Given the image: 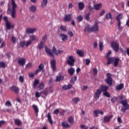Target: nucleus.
Returning <instances> with one entry per match:
<instances>
[{
	"mask_svg": "<svg viewBox=\"0 0 129 129\" xmlns=\"http://www.w3.org/2000/svg\"><path fill=\"white\" fill-rule=\"evenodd\" d=\"M73 85L72 84H69L68 85H64L62 86V88L63 90H68V89H71Z\"/></svg>",
	"mask_w": 129,
	"mask_h": 129,
	"instance_id": "obj_25",
	"label": "nucleus"
},
{
	"mask_svg": "<svg viewBox=\"0 0 129 129\" xmlns=\"http://www.w3.org/2000/svg\"><path fill=\"white\" fill-rule=\"evenodd\" d=\"M46 116L47 117V119L49 123H50V124H53V120H52V116H51L50 113H48Z\"/></svg>",
	"mask_w": 129,
	"mask_h": 129,
	"instance_id": "obj_27",
	"label": "nucleus"
},
{
	"mask_svg": "<svg viewBox=\"0 0 129 129\" xmlns=\"http://www.w3.org/2000/svg\"><path fill=\"white\" fill-rule=\"evenodd\" d=\"M121 104L122 105L123 107L121 108L122 112H125V110L129 109V105L127 103V100H124L121 101Z\"/></svg>",
	"mask_w": 129,
	"mask_h": 129,
	"instance_id": "obj_3",
	"label": "nucleus"
},
{
	"mask_svg": "<svg viewBox=\"0 0 129 129\" xmlns=\"http://www.w3.org/2000/svg\"><path fill=\"white\" fill-rule=\"evenodd\" d=\"M63 20L66 22H70V21H72V14H68V15H66L64 17Z\"/></svg>",
	"mask_w": 129,
	"mask_h": 129,
	"instance_id": "obj_15",
	"label": "nucleus"
},
{
	"mask_svg": "<svg viewBox=\"0 0 129 129\" xmlns=\"http://www.w3.org/2000/svg\"><path fill=\"white\" fill-rule=\"evenodd\" d=\"M77 80V76H74L72 78V79L71 80V83L74 84V82H75Z\"/></svg>",
	"mask_w": 129,
	"mask_h": 129,
	"instance_id": "obj_46",
	"label": "nucleus"
},
{
	"mask_svg": "<svg viewBox=\"0 0 129 129\" xmlns=\"http://www.w3.org/2000/svg\"><path fill=\"white\" fill-rule=\"evenodd\" d=\"M31 11L33 13H35L36 11H37V7L35 5H33L30 8Z\"/></svg>",
	"mask_w": 129,
	"mask_h": 129,
	"instance_id": "obj_40",
	"label": "nucleus"
},
{
	"mask_svg": "<svg viewBox=\"0 0 129 129\" xmlns=\"http://www.w3.org/2000/svg\"><path fill=\"white\" fill-rule=\"evenodd\" d=\"M18 64L20 66H24L25 64H26V59L22 58L18 60Z\"/></svg>",
	"mask_w": 129,
	"mask_h": 129,
	"instance_id": "obj_21",
	"label": "nucleus"
},
{
	"mask_svg": "<svg viewBox=\"0 0 129 129\" xmlns=\"http://www.w3.org/2000/svg\"><path fill=\"white\" fill-rule=\"evenodd\" d=\"M101 95V91L100 89H98L96 90V92L94 93V98L96 100L99 99V97H100V96Z\"/></svg>",
	"mask_w": 129,
	"mask_h": 129,
	"instance_id": "obj_7",
	"label": "nucleus"
},
{
	"mask_svg": "<svg viewBox=\"0 0 129 129\" xmlns=\"http://www.w3.org/2000/svg\"><path fill=\"white\" fill-rule=\"evenodd\" d=\"M101 114V115H103V111H100V110H96L93 111V114L95 117H98V114Z\"/></svg>",
	"mask_w": 129,
	"mask_h": 129,
	"instance_id": "obj_11",
	"label": "nucleus"
},
{
	"mask_svg": "<svg viewBox=\"0 0 129 129\" xmlns=\"http://www.w3.org/2000/svg\"><path fill=\"white\" fill-rule=\"evenodd\" d=\"M123 87H124V85L121 83L119 85L116 86L115 89H116V90H121V89H122Z\"/></svg>",
	"mask_w": 129,
	"mask_h": 129,
	"instance_id": "obj_30",
	"label": "nucleus"
},
{
	"mask_svg": "<svg viewBox=\"0 0 129 129\" xmlns=\"http://www.w3.org/2000/svg\"><path fill=\"white\" fill-rule=\"evenodd\" d=\"M100 91L101 92H106L107 91V90H108V89H109V87L106 86V85H102L100 86Z\"/></svg>",
	"mask_w": 129,
	"mask_h": 129,
	"instance_id": "obj_14",
	"label": "nucleus"
},
{
	"mask_svg": "<svg viewBox=\"0 0 129 129\" xmlns=\"http://www.w3.org/2000/svg\"><path fill=\"white\" fill-rule=\"evenodd\" d=\"M32 43H33L32 42L31 40H28L26 43H25V46L26 47V48H28V47H29V46H31V45H32Z\"/></svg>",
	"mask_w": 129,
	"mask_h": 129,
	"instance_id": "obj_41",
	"label": "nucleus"
},
{
	"mask_svg": "<svg viewBox=\"0 0 129 129\" xmlns=\"http://www.w3.org/2000/svg\"><path fill=\"white\" fill-rule=\"evenodd\" d=\"M32 63L31 62H29L27 64L26 66V68H31L32 67Z\"/></svg>",
	"mask_w": 129,
	"mask_h": 129,
	"instance_id": "obj_60",
	"label": "nucleus"
},
{
	"mask_svg": "<svg viewBox=\"0 0 129 129\" xmlns=\"http://www.w3.org/2000/svg\"><path fill=\"white\" fill-rule=\"evenodd\" d=\"M77 19L79 22H82L83 21V16L81 15L77 16Z\"/></svg>",
	"mask_w": 129,
	"mask_h": 129,
	"instance_id": "obj_47",
	"label": "nucleus"
},
{
	"mask_svg": "<svg viewBox=\"0 0 129 129\" xmlns=\"http://www.w3.org/2000/svg\"><path fill=\"white\" fill-rule=\"evenodd\" d=\"M44 45H45V43L42 42V41L40 42V44L38 45V48L39 50H41L44 48Z\"/></svg>",
	"mask_w": 129,
	"mask_h": 129,
	"instance_id": "obj_35",
	"label": "nucleus"
},
{
	"mask_svg": "<svg viewBox=\"0 0 129 129\" xmlns=\"http://www.w3.org/2000/svg\"><path fill=\"white\" fill-rule=\"evenodd\" d=\"M111 48L115 52H118L119 50V44L116 41H112L111 43Z\"/></svg>",
	"mask_w": 129,
	"mask_h": 129,
	"instance_id": "obj_5",
	"label": "nucleus"
},
{
	"mask_svg": "<svg viewBox=\"0 0 129 129\" xmlns=\"http://www.w3.org/2000/svg\"><path fill=\"white\" fill-rule=\"evenodd\" d=\"M62 80H64V76L61 75L56 76L55 80L56 82H60L62 81Z\"/></svg>",
	"mask_w": 129,
	"mask_h": 129,
	"instance_id": "obj_23",
	"label": "nucleus"
},
{
	"mask_svg": "<svg viewBox=\"0 0 129 129\" xmlns=\"http://www.w3.org/2000/svg\"><path fill=\"white\" fill-rule=\"evenodd\" d=\"M90 16V13H89L87 15H85V19L87 21H89L90 20V17H89Z\"/></svg>",
	"mask_w": 129,
	"mask_h": 129,
	"instance_id": "obj_52",
	"label": "nucleus"
},
{
	"mask_svg": "<svg viewBox=\"0 0 129 129\" xmlns=\"http://www.w3.org/2000/svg\"><path fill=\"white\" fill-rule=\"evenodd\" d=\"M106 76L107 78L105 80V82L109 85V86H110L112 85V78H111V74L110 73H107L106 74Z\"/></svg>",
	"mask_w": 129,
	"mask_h": 129,
	"instance_id": "obj_6",
	"label": "nucleus"
},
{
	"mask_svg": "<svg viewBox=\"0 0 129 129\" xmlns=\"http://www.w3.org/2000/svg\"><path fill=\"white\" fill-rule=\"evenodd\" d=\"M52 52L53 53H54V54H55V55H59V54H62V53H63V50H58L57 51L56 47H55V46H53L52 47Z\"/></svg>",
	"mask_w": 129,
	"mask_h": 129,
	"instance_id": "obj_13",
	"label": "nucleus"
},
{
	"mask_svg": "<svg viewBox=\"0 0 129 129\" xmlns=\"http://www.w3.org/2000/svg\"><path fill=\"white\" fill-rule=\"evenodd\" d=\"M6 63L4 61H0V68H6Z\"/></svg>",
	"mask_w": 129,
	"mask_h": 129,
	"instance_id": "obj_49",
	"label": "nucleus"
},
{
	"mask_svg": "<svg viewBox=\"0 0 129 129\" xmlns=\"http://www.w3.org/2000/svg\"><path fill=\"white\" fill-rule=\"evenodd\" d=\"M68 73L71 75V76H73V75H74V73H75V69L73 68V67L70 68L68 70Z\"/></svg>",
	"mask_w": 129,
	"mask_h": 129,
	"instance_id": "obj_24",
	"label": "nucleus"
},
{
	"mask_svg": "<svg viewBox=\"0 0 129 129\" xmlns=\"http://www.w3.org/2000/svg\"><path fill=\"white\" fill-rule=\"evenodd\" d=\"M92 32H98L99 27H98V21H95L93 26L91 27Z\"/></svg>",
	"mask_w": 129,
	"mask_h": 129,
	"instance_id": "obj_8",
	"label": "nucleus"
},
{
	"mask_svg": "<svg viewBox=\"0 0 129 129\" xmlns=\"http://www.w3.org/2000/svg\"><path fill=\"white\" fill-rule=\"evenodd\" d=\"M10 90L11 91H13L15 92L16 94H19V92H20V89L19 87H17L16 86L13 85L10 87Z\"/></svg>",
	"mask_w": 129,
	"mask_h": 129,
	"instance_id": "obj_9",
	"label": "nucleus"
},
{
	"mask_svg": "<svg viewBox=\"0 0 129 129\" xmlns=\"http://www.w3.org/2000/svg\"><path fill=\"white\" fill-rule=\"evenodd\" d=\"M6 27L9 30H10V29H12V25H11L10 22L6 23Z\"/></svg>",
	"mask_w": 129,
	"mask_h": 129,
	"instance_id": "obj_56",
	"label": "nucleus"
},
{
	"mask_svg": "<svg viewBox=\"0 0 129 129\" xmlns=\"http://www.w3.org/2000/svg\"><path fill=\"white\" fill-rule=\"evenodd\" d=\"M47 39H48V36L47 35V34H45L44 36H43L42 37L41 42H42V43H45L46 41H47Z\"/></svg>",
	"mask_w": 129,
	"mask_h": 129,
	"instance_id": "obj_37",
	"label": "nucleus"
},
{
	"mask_svg": "<svg viewBox=\"0 0 129 129\" xmlns=\"http://www.w3.org/2000/svg\"><path fill=\"white\" fill-rule=\"evenodd\" d=\"M84 31L85 32H89V33H92V28L91 27H90V26L89 25H87V26H86V27H85V29H84Z\"/></svg>",
	"mask_w": 129,
	"mask_h": 129,
	"instance_id": "obj_31",
	"label": "nucleus"
},
{
	"mask_svg": "<svg viewBox=\"0 0 129 129\" xmlns=\"http://www.w3.org/2000/svg\"><path fill=\"white\" fill-rule=\"evenodd\" d=\"M79 100H80L79 98H74L72 100V101H73L74 103H76V104L78 103V102L79 101Z\"/></svg>",
	"mask_w": 129,
	"mask_h": 129,
	"instance_id": "obj_51",
	"label": "nucleus"
},
{
	"mask_svg": "<svg viewBox=\"0 0 129 129\" xmlns=\"http://www.w3.org/2000/svg\"><path fill=\"white\" fill-rule=\"evenodd\" d=\"M103 94L104 96H106V97H110V95L107 92V91L104 92Z\"/></svg>",
	"mask_w": 129,
	"mask_h": 129,
	"instance_id": "obj_57",
	"label": "nucleus"
},
{
	"mask_svg": "<svg viewBox=\"0 0 129 129\" xmlns=\"http://www.w3.org/2000/svg\"><path fill=\"white\" fill-rule=\"evenodd\" d=\"M94 8L96 11H99L102 8V5L101 4H96L94 5Z\"/></svg>",
	"mask_w": 129,
	"mask_h": 129,
	"instance_id": "obj_28",
	"label": "nucleus"
},
{
	"mask_svg": "<svg viewBox=\"0 0 129 129\" xmlns=\"http://www.w3.org/2000/svg\"><path fill=\"white\" fill-rule=\"evenodd\" d=\"M78 7L79 10H80V11H82V10L84 9L85 5H84V3H83V2H80L78 4Z\"/></svg>",
	"mask_w": 129,
	"mask_h": 129,
	"instance_id": "obj_26",
	"label": "nucleus"
},
{
	"mask_svg": "<svg viewBox=\"0 0 129 129\" xmlns=\"http://www.w3.org/2000/svg\"><path fill=\"white\" fill-rule=\"evenodd\" d=\"M105 14V10L104 9L102 10L101 13H100V16H102L103 15Z\"/></svg>",
	"mask_w": 129,
	"mask_h": 129,
	"instance_id": "obj_63",
	"label": "nucleus"
},
{
	"mask_svg": "<svg viewBox=\"0 0 129 129\" xmlns=\"http://www.w3.org/2000/svg\"><path fill=\"white\" fill-rule=\"evenodd\" d=\"M47 4H48V0H43L41 3V8L44 9V8L47 7Z\"/></svg>",
	"mask_w": 129,
	"mask_h": 129,
	"instance_id": "obj_32",
	"label": "nucleus"
},
{
	"mask_svg": "<svg viewBox=\"0 0 129 129\" xmlns=\"http://www.w3.org/2000/svg\"><path fill=\"white\" fill-rule=\"evenodd\" d=\"M60 29L61 30V31H62V32H66V31H67L66 29V27L63 25H60Z\"/></svg>",
	"mask_w": 129,
	"mask_h": 129,
	"instance_id": "obj_53",
	"label": "nucleus"
},
{
	"mask_svg": "<svg viewBox=\"0 0 129 129\" xmlns=\"http://www.w3.org/2000/svg\"><path fill=\"white\" fill-rule=\"evenodd\" d=\"M6 124V121L5 120H1L0 121V127H2V125L3 124Z\"/></svg>",
	"mask_w": 129,
	"mask_h": 129,
	"instance_id": "obj_61",
	"label": "nucleus"
},
{
	"mask_svg": "<svg viewBox=\"0 0 129 129\" xmlns=\"http://www.w3.org/2000/svg\"><path fill=\"white\" fill-rule=\"evenodd\" d=\"M42 93L44 95H45V96H47V95H48V94L49 93V90L46 89L43 90V91L42 92Z\"/></svg>",
	"mask_w": 129,
	"mask_h": 129,
	"instance_id": "obj_50",
	"label": "nucleus"
},
{
	"mask_svg": "<svg viewBox=\"0 0 129 129\" xmlns=\"http://www.w3.org/2000/svg\"><path fill=\"white\" fill-rule=\"evenodd\" d=\"M117 100V97L114 96L111 99V102L112 103H115V102Z\"/></svg>",
	"mask_w": 129,
	"mask_h": 129,
	"instance_id": "obj_48",
	"label": "nucleus"
},
{
	"mask_svg": "<svg viewBox=\"0 0 129 129\" xmlns=\"http://www.w3.org/2000/svg\"><path fill=\"white\" fill-rule=\"evenodd\" d=\"M121 19H122V14L121 13L116 17V20L117 21L118 30H122V27L121 26V21H120Z\"/></svg>",
	"mask_w": 129,
	"mask_h": 129,
	"instance_id": "obj_4",
	"label": "nucleus"
},
{
	"mask_svg": "<svg viewBox=\"0 0 129 129\" xmlns=\"http://www.w3.org/2000/svg\"><path fill=\"white\" fill-rule=\"evenodd\" d=\"M5 105L10 107V106H12V103L10 101H7L5 103Z\"/></svg>",
	"mask_w": 129,
	"mask_h": 129,
	"instance_id": "obj_55",
	"label": "nucleus"
},
{
	"mask_svg": "<svg viewBox=\"0 0 129 129\" xmlns=\"http://www.w3.org/2000/svg\"><path fill=\"white\" fill-rule=\"evenodd\" d=\"M44 70V64L40 63V65L38 66V69L36 70L35 72V74H38L39 72H41L42 70Z\"/></svg>",
	"mask_w": 129,
	"mask_h": 129,
	"instance_id": "obj_17",
	"label": "nucleus"
},
{
	"mask_svg": "<svg viewBox=\"0 0 129 129\" xmlns=\"http://www.w3.org/2000/svg\"><path fill=\"white\" fill-rule=\"evenodd\" d=\"M45 52L48 55H50L51 57H52V58H55V55H54V53L51 51V49H49L48 48H45Z\"/></svg>",
	"mask_w": 129,
	"mask_h": 129,
	"instance_id": "obj_19",
	"label": "nucleus"
},
{
	"mask_svg": "<svg viewBox=\"0 0 129 129\" xmlns=\"http://www.w3.org/2000/svg\"><path fill=\"white\" fill-rule=\"evenodd\" d=\"M14 123L18 126H20L22 124V121L19 119H15Z\"/></svg>",
	"mask_w": 129,
	"mask_h": 129,
	"instance_id": "obj_29",
	"label": "nucleus"
},
{
	"mask_svg": "<svg viewBox=\"0 0 129 129\" xmlns=\"http://www.w3.org/2000/svg\"><path fill=\"white\" fill-rule=\"evenodd\" d=\"M28 76L30 77V78H34V77H35V74L30 73L29 74Z\"/></svg>",
	"mask_w": 129,
	"mask_h": 129,
	"instance_id": "obj_59",
	"label": "nucleus"
},
{
	"mask_svg": "<svg viewBox=\"0 0 129 129\" xmlns=\"http://www.w3.org/2000/svg\"><path fill=\"white\" fill-rule=\"evenodd\" d=\"M68 121L71 124L74 123V117L73 116L70 117L68 118Z\"/></svg>",
	"mask_w": 129,
	"mask_h": 129,
	"instance_id": "obj_34",
	"label": "nucleus"
},
{
	"mask_svg": "<svg viewBox=\"0 0 129 129\" xmlns=\"http://www.w3.org/2000/svg\"><path fill=\"white\" fill-rule=\"evenodd\" d=\"M32 107L34 109L35 112H39V108L36 105H33Z\"/></svg>",
	"mask_w": 129,
	"mask_h": 129,
	"instance_id": "obj_42",
	"label": "nucleus"
},
{
	"mask_svg": "<svg viewBox=\"0 0 129 129\" xmlns=\"http://www.w3.org/2000/svg\"><path fill=\"white\" fill-rule=\"evenodd\" d=\"M35 97H37V98L41 97V93H39V92H36L35 93Z\"/></svg>",
	"mask_w": 129,
	"mask_h": 129,
	"instance_id": "obj_58",
	"label": "nucleus"
},
{
	"mask_svg": "<svg viewBox=\"0 0 129 129\" xmlns=\"http://www.w3.org/2000/svg\"><path fill=\"white\" fill-rule=\"evenodd\" d=\"M75 63V59L74 58L73 56L70 55L69 56V60H68V63L71 66H73Z\"/></svg>",
	"mask_w": 129,
	"mask_h": 129,
	"instance_id": "obj_10",
	"label": "nucleus"
},
{
	"mask_svg": "<svg viewBox=\"0 0 129 129\" xmlns=\"http://www.w3.org/2000/svg\"><path fill=\"white\" fill-rule=\"evenodd\" d=\"M19 45L21 48H24V47H25V45H26V41L24 40L21 41Z\"/></svg>",
	"mask_w": 129,
	"mask_h": 129,
	"instance_id": "obj_43",
	"label": "nucleus"
},
{
	"mask_svg": "<svg viewBox=\"0 0 129 129\" xmlns=\"http://www.w3.org/2000/svg\"><path fill=\"white\" fill-rule=\"evenodd\" d=\"M44 82H41L39 83L38 88H39V90H42V89H44Z\"/></svg>",
	"mask_w": 129,
	"mask_h": 129,
	"instance_id": "obj_38",
	"label": "nucleus"
},
{
	"mask_svg": "<svg viewBox=\"0 0 129 129\" xmlns=\"http://www.w3.org/2000/svg\"><path fill=\"white\" fill-rule=\"evenodd\" d=\"M99 46L100 51H102L103 50L102 48H103V42H99Z\"/></svg>",
	"mask_w": 129,
	"mask_h": 129,
	"instance_id": "obj_54",
	"label": "nucleus"
},
{
	"mask_svg": "<svg viewBox=\"0 0 129 129\" xmlns=\"http://www.w3.org/2000/svg\"><path fill=\"white\" fill-rule=\"evenodd\" d=\"M51 67L53 72L56 71V60L52 59L50 61Z\"/></svg>",
	"mask_w": 129,
	"mask_h": 129,
	"instance_id": "obj_12",
	"label": "nucleus"
},
{
	"mask_svg": "<svg viewBox=\"0 0 129 129\" xmlns=\"http://www.w3.org/2000/svg\"><path fill=\"white\" fill-rule=\"evenodd\" d=\"M60 38H61V40L63 42H65V41H67V40L68 39V36H67V35L62 33L60 34Z\"/></svg>",
	"mask_w": 129,
	"mask_h": 129,
	"instance_id": "obj_22",
	"label": "nucleus"
},
{
	"mask_svg": "<svg viewBox=\"0 0 129 129\" xmlns=\"http://www.w3.org/2000/svg\"><path fill=\"white\" fill-rule=\"evenodd\" d=\"M86 65L88 66L89 64H90V59H86Z\"/></svg>",
	"mask_w": 129,
	"mask_h": 129,
	"instance_id": "obj_62",
	"label": "nucleus"
},
{
	"mask_svg": "<svg viewBox=\"0 0 129 129\" xmlns=\"http://www.w3.org/2000/svg\"><path fill=\"white\" fill-rule=\"evenodd\" d=\"M77 54H78L81 57L84 56V52H83L81 50H78Z\"/></svg>",
	"mask_w": 129,
	"mask_h": 129,
	"instance_id": "obj_45",
	"label": "nucleus"
},
{
	"mask_svg": "<svg viewBox=\"0 0 129 129\" xmlns=\"http://www.w3.org/2000/svg\"><path fill=\"white\" fill-rule=\"evenodd\" d=\"M29 39L31 42H33V41H36V42H39V38L37 37H36V36L35 35H30L29 36Z\"/></svg>",
	"mask_w": 129,
	"mask_h": 129,
	"instance_id": "obj_20",
	"label": "nucleus"
},
{
	"mask_svg": "<svg viewBox=\"0 0 129 129\" xmlns=\"http://www.w3.org/2000/svg\"><path fill=\"white\" fill-rule=\"evenodd\" d=\"M11 5L12 7V9L10 10L12 14L11 16L13 19H15L16 18V9H17L18 6L16 4L15 0H11Z\"/></svg>",
	"mask_w": 129,
	"mask_h": 129,
	"instance_id": "obj_2",
	"label": "nucleus"
},
{
	"mask_svg": "<svg viewBox=\"0 0 129 129\" xmlns=\"http://www.w3.org/2000/svg\"><path fill=\"white\" fill-rule=\"evenodd\" d=\"M61 125L63 126V127H65L66 128L70 127V125L68 123L65 122V121L61 123Z\"/></svg>",
	"mask_w": 129,
	"mask_h": 129,
	"instance_id": "obj_36",
	"label": "nucleus"
},
{
	"mask_svg": "<svg viewBox=\"0 0 129 129\" xmlns=\"http://www.w3.org/2000/svg\"><path fill=\"white\" fill-rule=\"evenodd\" d=\"M19 80L21 83H24V82L25 81V78H24V76H20L19 77Z\"/></svg>",
	"mask_w": 129,
	"mask_h": 129,
	"instance_id": "obj_44",
	"label": "nucleus"
},
{
	"mask_svg": "<svg viewBox=\"0 0 129 129\" xmlns=\"http://www.w3.org/2000/svg\"><path fill=\"white\" fill-rule=\"evenodd\" d=\"M106 18L107 20L112 19V15L111 13H108L106 14Z\"/></svg>",
	"mask_w": 129,
	"mask_h": 129,
	"instance_id": "obj_39",
	"label": "nucleus"
},
{
	"mask_svg": "<svg viewBox=\"0 0 129 129\" xmlns=\"http://www.w3.org/2000/svg\"><path fill=\"white\" fill-rule=\"evenodd\" d=\"M111 55V51L109 50L106 55V58H107V65H110V64H113L114 67H117L118 66V63L119 62V58L116 57L114 58L113 57H110Z\"/></svg>",
	"mask_w": 129,
	"mask_h": 129,
	"instance_id": "obj_1",
	"label": "nucleus"
},
{
	"mask_svg": "<svg viewBox=\"0 0 129 129\" xmlns=\"http://www.w3.org/2000/svg\"><path fill=\"white\" fill-rule=\"evenodd\" d=\"M112 117H113V115H111L109 116H105L104 117V122H109V121L110 120V119H111V118H112Z\"/></svg>",
	"mask_w": 129,
	"mask_h": 129,
	"instance_id": "obj_18",
	"label": "nucleus"
},
{
	"mask_svg": "<svg viewBox=\"0 0 129 129\" xmlns=\"http://www.w3.org/2000/svg\"><path fill=\"white\" fill-rule=\"evenodd\" d=\"M81 127L83 129H88V127L87 126H85L84 125H81Z\"/></svg>",
	"mask_w": 129,
	"mask_h": 129,
	"instance_id": "obj_64",
	"label": "nucleus"
},
{
	"mask_svg": "<svg viewBox=\"0 0 129 129\" xmlns=\"http://www.w3.org/2000/svg\"><path fill=\"white\" fill-rule=\"evenodd\" d=\"M36 31H37V29L36 28H28L26 29V33H27V34H33L34 32H36Z\"/></svg>",
	"mask_w": 129,
	"mask_h": 129,
	"instance_id": "obj_16",
	"label": "nucleus"
},
{
	"mask_svg": "<svg viewBox=\"0 0 129 129\" xmlns=\"http://www.w3.org/2000/svg\"><path fill=\"white\" fill-rule=\"evenodd\" d=\"M39 83H40V81L37 79H35L33 84V87L34 88H36V86H37Z\"/></svg>",
	"mask_w": 129,
	"mask_h": 129,
	"instance_id": "obj_33",
	"label": "nucleus"
}]
</instances>
